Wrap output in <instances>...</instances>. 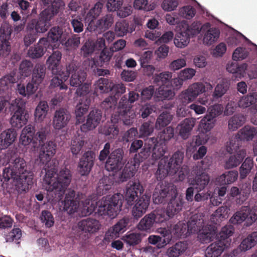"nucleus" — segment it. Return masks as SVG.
Segmentation results:
<instances>
[{"label":"nucleus","mask_w":257,"mask_h":257,"mask_svg":"<svg viewBox=\"0 0 257 257\" xmlns=\"http://www.w3.org/2000/svg\"><path fill=\"white\" fill-rule=\"evenodd\" d=\"M240 141L241 140H240L237 135L234 137H232L229 142L227 143V151L230 153L234 152H237V149L239 148L240 145Z\"/></svg>","instance_id":"nucleus-64"},{"label":"nucleus","mask_w":257,"mask_h":257,"mask_svg":"<svg viewBox=\"0 0 257 257\" xmlns=\"http://www.w3.org/2000/svg\"><path fill=\"white\" fill-rule=\"evenodd\" d=\"M243 41H248V39L242 34L234 31L227 39V44L229 47H232L239 44Z\"/></svg>","instance_id":"nucleus-53"},{"label":"nucleus","mask_w":257,"mask_h":257,"mask_svg":"<svg viewBox=\"0 0 257 257\" xmlns=\"http://www.w3.org/2000/svg\"><path fill=\"white\" fill-rule=\"evenodd\" d=\"M139 166V161L135 158L126 165L122 173L120 174H119L118 177L117 176L115 177V181L117 183L125 181L127 179L135 175Z\"/></svg>","instance_id":"nucleus-20"},{"label":"nucleus","mask_w":257,"mask_h":257,"mask_svg":"<svg viewBox=\"0 0 257 257\" xmlns=\"http://www.w3.org/2000/svg\"><path fill=\"white\" fill-rule=\"evenodd\" d=\"M17 136L16 131L9 128L0 134V150H5L11 146L16 141Z\"/></svg>","instance_id":"nucleus-28"},{"label":"nucleus","mask_w":257,"mask_h":257,"mask_svg":"<svg viewBox=\"0 0 257 257\" xmlns=\"http://www.w3.org/2000/svg\"><path fill=\"white\" fill-rule=\"evenodd\" d=\"M196 123V118L193 117L184 119L177 126V130L180 137L183 139H187Z\"/></svg>","instance_id":"nucleus-29"},{"label":"nucleus","mask_w":257,"mask_h":257,"mask_svg":"<svg viewBox=\"0 0 257 257\" xmlns=\"http://www.w3.org/2000/svg\"><path fill=\"white\" fill-rule=\"evenodd\" d=\"M201 28L203 34L202 42L204 45L210 46L218 40L220 35L218 29L211 27L208 23L202 25Z\"/></svg>","instance_id":"nucleus-17"},{"label":"nucleus","mask_w":257,"mask_h":257,"mask_svg":"<svg viewBox=\"0 0 257 257\" xmlns=\"http://www.w3.org/2000/svg\"><path fill=\"white\" fill-rule=\"evenodd\" d=\"M229 82L226 79L221 80L215 87L213 97L215 98L221 97L229 89Z\"/></svg>","instance_id":"nucleus-48"},{"label":"nucleus","mask_w":257,"mask_h":257,"mask_svg":"<svg viewBox=\"0 0 257 257\" xmlns=\"http://www.w3.org/2000/svg\"><path fill=\"white\" fill-rule=\"evenodd\" d=\"M122 239L129 245L138 244L141 240L140 233L127 232L122 237Z\"/></svg>","instance_id":"nucleus-59"},{"label":"nucleus","mask_w":257,"mask_h":257,"mask_svg":"<svg viewBox=\"0 0 257 257\" xmlns=\"http://www.w3.org/2000/svg\"><path fill=\"white\" fill-rule=\"evenodd\" d=\"M230 209L226 206L219 207L212 214L210 221L211 224H206L202 214L193 215L187 224L179 222L175 226L173 233L178 237H185L190 234L197 232V238L202 243L210 242L216 234L215 225L219 224L228 216Z\"/></svg>","instance_id":"nucleus-2"},{"label":"nucleus","mask_w":257,"mask_h":257,"mask_svg":"<svg viewBox=\"0 0 257 257\" xmlns=\"http://www.w3.org/2000/svg\"><path fill=\"white\" fill-rule=\"evenodd\" d=\"M247 219V225L255 221L257 216L255 214H252L247 207H243L239 211L236 212L230 218V221L233 224H240Z\"/></svg>","instance_id":"nucleus-18"},{"label":"nucleus","mask_w":257,"mask_h":257,"mask_svg":"<svg viewBox=\"0 0 257 257\" xmlns=\"http://www.w3.org/2000/svg\"><path fill=\"white\" fill-rule=\"evenodd\" d=\"M134 7L135 9L139 10L151 11L155 8V5L154 4H149L148 0H135Z\"/></svg>","instance_id":"nucleus-62"},{"label":"nucleus","mask_w":257,"mask_h":257,"mask_svg":"<svg viewBox=\"0 0 257 257\" xmlns=\"http://www.w3.org/2000/svg\"><path fill=\"white\" fill-rule=\"evenodd\" d=\"M48 105L45 101H40L37 106L35 113L34 117L36 122H42L45 118L48 111Z\"/></svg>","instance_id":"nucleus-43"},{"label":"nucleus","mask_w":257,"mask_h":257,"mask_svg":"<svg viewBox=\"0 0 257 257\" xmlns=\"http://www.w3.org/2000/svg\"><path fill=\"white\" fill-rule=\"evenodd\" d=\"M256 234L255 233L249 235L247 237L243 240L241 243L239 248L241 251H246L253 246L256 242Z\"/></svg>","instance_id":"nucleus-58"},{"label":"nucleus","mask_w":257,"mask_h":257,"mask_svg":"<svg viewBox=\"0 0 257 257\" xmlns=\"http://www.w3.org/2000/svg\"><path fill=\"white\" fill-rule=\"evenodd\" d=\"M245 118L242 115H237L232 117L228 121V128L234 131L242 125L245 122Z\"/></svg>","instance_id":"nucleus-54"},{"label":"nucleus","mask_w":257,"mask_h":257,"mask_svg":"<svg viewBox=\"0 0 257 257\" xmlns=\"http://www.w3.org/2000/svg\"><path fill=\"white\" fill-rule=\"evenodd\" d=\"M215 121L206 115L200 121L199 131L202 133L207 134L213 128L215 125Z\"/></svg>","instance_id":"nucleus-49"},{"label":"nucleus","mask_w":257,"mask_h":257,"mask_svg":"<svg viewBox=\"0 0 257 257\" xmlns=\"http://www.w3.org/2000/svg\"><path fill=\"white\" fill-rule=\"evenodd\" d=\"M70 119L69 114L64 109L55 111L53 119V126L55 130H61L67 125Z\"/></svg>","instance_id":"nucleus-27"},{"label":"nucleus","mask_w":257,"mask_h":257,"mask_svg":"<svg viewBox=\"0 0 257 257\" xmlns=\"http://www.w3.org/2000/svg\"><path fill=\"white\" fill-rule=\"evenodd\" d=\"M148 242L152 245H156L158 248L164 247L171 241V238H162L159 235H151L148 238Z\"/></svg>","instance_id":"nucleus-51"},{"label":"nucleus","mask_w":257,"mask_h":257,"mask_svg":"<svg viewBox=\"0 0 257 257\" xmlns=\"http://www.w3.org/2000/svg\"><path fill=\"white\" fill-rule=\"evenodd\" d=\"M182 199L180 198L175 197V198L170 201L167 206V210L165 211H165L166 215H169L168 213L169 211H170V213L172 214L167 219V220L173 217L175 214L181 210L182 208Z\"/></svg>","instance_id":"nucleus-39"},{"label":"nucleus","mask_w":257,"mask_h":257,"mask_svg":"<svg viewBox=\"0 0 257 257\" xmlns=\"http://www.w3.org/2000/svg\"><path fill=\"white\" fill-rule=\"evenodd\" d=\"M110 145L106 143L104 148L100 152L99 159L104 161L108 157L105 163V168L108 171L117 173L122 167L123 151L121 149H117L109 154Z\"/></svg>","instance_id":"nucleus-9"},{"label":"nucleus","mask_w":257,"mask_h":257,"mask_svg":"<svg viewBox=\"0 0 257 257\" xmlns=\"http://www.w3.org/2000/svg\"><path fill=\"white\" fill-rule=\"evenodd\" d=\"M35 127L31 125L26 126L22 131L20 138V143L25 146L29 145L31 142L34 144V148L36 144L35 140Z\"/></svg>","instance_id":"nucleus-33"},{"label":"nucleus","mask_w":257,"mask_h":257,"mask_svg":"<svg viewBox=\"0 0 257 257\" xmlns=\"http://www.w3.org/2000/svg\"><path fill=\"white\" fill-rule=\"evenodd\" d=\"M12 106L15 112L11 118V124L13 127L21 128L27 123L29 118V115L25 109V102L22 99L17 98Z\"/></svg>","instance_id":"nucleus-13"},{"label":"nucleus","mask_w":257,"mask_h":257,"mask_svg":"<svg viewBox=\"0 0 257 257\" xmlns=\"http://www.w3.org/2000/svg\"><path fill=\"white\" fill-rule=\"evenodd\" d=\"M53 74L56 75V76L52 79L51 86L52 87H59L60 90L67 89V86L65 84L64 82L68 78L67 73H65L63 72L59 71L57 74Z\"/></svg>","instance_id":"nucleus-41"},{"label":"nucleus","mask_w":257,"mask_h":257,"mask_svg":"<svg viewBox=\"0 0 257 257\" xmlns=\"http://www.w3.org/2000/svg\"><path fill=\"white\" fill-rule=\"evenodd\" d=\"M210 138L209 134L202 133L200 134L195 137L194 141L190 143L186 149V154L193 153L196 149L197 147L205 144Z\"/></svg>","instance_id":"nucleus-36"},{"label":"nucleus","mask_w":257,"mask_h":257,"mask_svg":"<svg viewBox=\"0 0 257 257\" xmlns=\"http://www.w3.org/2000/svg\"><path fill=\"white\" fill-rule=\"evenodd\" d=\"M67 74H71L70 84L73 87H79L76 93L80 96H84L89 92V85L84 83L81 84L84 82L86 78V73L81 69L76 67L73 64H71L67 68Z\"/></svg>","instance_id":"nucleus-12"},{"label":"nucleus","mask_w":257,"mask_h":257,"mask_svg":"<svg viewBox=\"0 0 257 257\" xmlns=\"http://www.w3.org/2000/svg\"><path fill=\"white\" fill-rule=\"evenodd\" d=\"M71 177L70 172L67 168H63L56 173V169L53 168L46 171L43 186L48 191L54 192L60 196L70 184Z\"/></svg>","instance_id":"nucleus-6"},{"label":"nucleus","mask_w":257,"mask_h":257,"mask_svg":"<svg viewBox=\"0 0 257 257\" xmlns=\"http://www.w3.org/2000/svg\"><path fill=\"white\" fill-rule=\"evenodd\" d=\"M45 39L48 41V47L54 49L58 47L60 44L63 43L66 36L63 34L61 29L54 27L51 29L48 33V38Z\"/></svg>","instance_id":"nucleus-21"},{"label":"nucleus","mask_w":257,"mask_h":257,"mask_svg":"<svg viewBox=\"0 0 257 257\" xmlns=\"http://www.w3.org/2000/svg\"><path fill=\"white\" fill-rule=\"evenodd\" d=\"M187 244L184 242H179L169 247L166 252L169 257H178L183 254L187 248Z\"/></svg>","instance_id":"nucleus-44"},{"label":"nucleus","mask_w":257,"mask_h":257,"mask_svg":"<svg viewBox=\"0 0 257 257\" xmlns=\"http://www.w3.org/2000/svg\"><path fill=\"white\" fill-rule=\"evenodd\" d=\"M166 149L165 144L157 142L156 144H155L153 150L152 158L155 160L160 159L165 154Z\"/></svg>","instance_id":"nucleus-63"},{"label":"nucleus","mask_w":257,"mask_h":257,"mask_svg":"<svg viewBox=\"0 0 257 257\" xmlns=\"http://www.w3.org/2000/svg\"><path fill=\"white\" fill-rule=\"evenodd\" d=\"M172 73L165 71L155 76L154 81L161 84V86H170Z\"/></svg>","instance_id":"nucleus-55"},{"label":"nucleus","mask_w":257,"mask_h":257,"mask_svg":"<svg viewBox=\"0 0 257 257\" xmlns=\"http://www.w3.org/2000/svg\"><path fill=\"white\" fill-rule=\"evenodd\" d=\"M79 229L85 234L80 236V239L82 241H87L92 235L98 232L101 228L100 222L92 218L83 219L78 224Z\"/></svg>","instance_id":"nucleus-14"},{"label":"nucleus","mask_w":257,"mask_h":257,"mask_svg":"<svg viewBox=\"0 0 257 257\" xmlns=\"http://www.w3.org/2000/svg\"><path fill=\"white\" fill-rule=\"evenodd\" d=\"M10 166L3 171V176L6 180L16 186L19 191H25L31 182V178L26 172L25 160L21 158H16L9 162Z\"/></svg>","instance_id":"nucleus-5"},{"label":"nucleus","mask_w":257,"mask_h":257,"mask_svg":"<svg viewBox=\"0 0 257 257\" xmlns=\"http://www.w3.org/2000/svg\"><path fill=\"white\" fill-rule=\"evenodd\" d=\"M123 196L120 193L103 197L97 202L92 199H85L81 195L75 197V192L69 190L63 202V209L69 214L80 211L82 215L87 216L95 211L99 215L116 217L121 210Z\"/></svg>","instance_id":"nucleus-1"},{"label":"nucleus","mask_w":257,"mask_h":257,"mask_svg":"<svg viewBox=\"0 0 257 257\" xmlns=\"http://www.w3.org/2000/svg\"><path fill=\"white\" fill-rule=\"evenodd\" d=\"M46 69L43 64H37L33 71L32 82L36 85H39L45 76Z\"/></svg>","instance_id":"nucleus-40"},{"label":"nucleus","mask_w":257,"mask_h":257,"mask_svg":"<svg viewBox=\"0 0 257 257\" xmlns=\"http://www.w3.org/2000/svg\"><path fill=\"white\" fill-rule=\"evenodd\" d=\"M47 134L46 128H42L34 135L36 142L38 141L40 146L39 155L35 160V163L38 165H46L56 153V146L53 142L49 141L43 144L46 139Z\"/></svg>","instance_id":"nucleus-8"},{"label":"nucleus","mask_w":257,"mask_h":257,"mask_svg":"<svg viewBox=\"0 0 257 257\" xmlns=\"http://www.w3.org/2000/svg\"><path fill=\"white\" fill-rule=\"evenodd\" d=\"M183 28L187 32L189 36H195L202 31L201 25L200 22H194L190 26H188L187 22L183 20L180 23Z\"/></svg>","instance_id":"nucleus-50"},{"label":"nucleus","mask_w":257,"mask_h":257,"mask_svg":"<svg viewBox=\"0 0 257 257\" xmlns=\"http://www.w3.org/2000/svg\"><path fill=\"white\" fill-rule=\"evenodd\" d=\"M139 97L138 93L131 91L128 94V100L124 97L121 98L118 106L116 108V112L118 114H113L111 118V124H109L102 128L100 132L105 136H109L110 138H114L118 134L119 131L116 123L119 119H122L126 125L131 124L133 122V119L135 117L136 114L133 110H131L128 103L134 102L138 99Z\"/></svg>","instance_id":"nucleus-3"},{"label":"nucleus","mask_w":257,"mask_h":257,"mask_svg":"<svg viewBox=\"0 0 257 257\" xmlns=\"http://www.w3.org/2000/svg\"><path fill=\"white\" fill-rule=\"evenodd\" d=\"M105 47V42L103 38H99L96 41H87L81 48V53L87 57L92 53H96Z\"/></svg>","instance_id":"nucleus-24"},{"label":"nucleus","mask_w":257,"mask_h":257,"mask_svg":"<svg viewBox=\"0 0 257 257\" xmlns=\"http://www.w3.org/2000/svg\"><path fill=\"white\" fill-rule=\"evenodd\" d=\"M249 56L247 49L242 47L236 48L232 54V59L234 61H240L246 59Z\"/></svg>","instance_id":"nucleus-57"},{"label":"nucleus","mask_w":257,"mask_h":257,"mask_svg":"<svg viewBox=\"0 0 257 257\" xmlns=\"http://www.w3.org/2000/svg\"><path fill=\"white\" fill-rule=\"evenodd\" d=\"M144 192V189L140 181L138 180L130 181L126 187L125 194L127 203L132 205L135 199L138 197V193L141 195Z\"/></svg>","instance_id":"nucleus-19"},{"label":"nucleus","mask_w":257,"mask_h":257,"mask_svg":"<svg viewBox=\"0 0 257 257\" xmlns=\"http://www.w3.org/2000/svg\"><path fill=\"white\" fill-rule=\"evenodd\" d=\"M173 116L167 111L163 112L158 118L156 127L160 128L168 124L172 119Z\"/></svg>","instance_id":"nucleus-61"},{"label":"nucleus","mask_w":257,"mask_h":257,"mask_svg":"<svg viewBox=\"0 0 257 257\" xmlns=\"http://www.w3.org/2000/svg\"><path fill=\"white\" fill-rule=\"evenodd\" d=\"M248 75L250 79L255 77L256 72H253L250 70V68L246 63L238 64L237 69L235 75L236 78L241 79Z\"/></svg>","instance_id":"nucleus-45"},{"label":"nucleus","mask_w":257,"mask_h":257,"mask_svg":"<svg viewBox=\"0 0 257 257\" xmlns=\"http://www.w3.org/2000/svg\"><path fill=\"white\" fill-rule=\"evenodd\" d=\"M128 223V220L126 218L119 220L105 232L104 241L105 242H110L111 240L119 237L120 234L126 230Z\"/></svg>","instance_id":"nucleus-16"},{"label":"nucleus","mask_w":257,"mask_h":257,"mask_svg":"<svg viewBox=\"0 0 257 257\" xmlns=\"http://www.w3.org/2000/svg\"><path fill=\"white\" fill-rule=\"evenodd\" d=\"M246 156V152L244 150H239L236 153L231 155L226 160L225 167L227 169L233 168L240 164Z\"/></svg>","instance_id":"nucleus-37"},{"label":"nucleus","mask_w":257,"mask_h":257,"mask_svg":"<svg viewBox=\"0 0 257 257\" xmlns=\"http://www.w3.org/2000/svg\"><path fill=\"white\" fill-rule=\"evenodd\" d=\"M65 3L62 0L54 1L51 7H48L41 12V17L46 20H51L60 10L64 9Z\"/></svg>","instance_id":"nucleus-32"},{"label":"nucleus","mask_w":257,"mask_h":257,"mask_svg":"<svg viewBox=\"0 0 257 257\" xmlns=\"http://www.w3.org/2000/svg\"><path fill=\"white\" fill-rule=\"evenodd\" d=\"M82 97L79 103L76 105L75 111L77 123H81L84 122V115L87 112L89 106L90 99L86 95Z\"/></svg>","instance_id":"nucleus-31"},{"label":"nucleus","mask_w":257,"mask_h":257,"mask_svg":"<svg viewBox=\"0 0 257 257\" xmlns=\"http://www.w3.org/2000/svg\"><path fill=\"white\" fill-rule=\"evenodd\" d=\"M95 89L100 92L110 91L112 94L120 95L125 92V87L122 84H114L112 82L104 78H100L95 83Z\"/></svg>","instance_id":"nucleus-15"},{"label":"nucleus","mask_w":257,"mask_h":257,"mask_svg":"<svg viewBox=\"0 0 257 257\" xmlns=\"http://www.w3.org/2000/svg\"><path fill=\"white\" fill-rule=\"evenodd\" d=\"M166 215L163 209L155 210L153 212L146 215L139 222L137 225L139 230L151 233L154 230V226L157 225H160L167 221V219L171 215Z\"/></svg>","instance_id":"nucleus-11"},{"label":"nucleus","mask_w":257,"mask_h":257,"mask_svg":"<svg viewBox=\"0 0 257 257\" xmlns=\"http://www.w3.org/2000/svg\"><path fill=\"white\" fill-rule=\"evenodd\" d=\"M50 21L42 18L41 13L39 21L34 19L28 23L27 26L28 31V32H32L33 34H36L44 33L47 31L50 26Z\"/></svg>","instance_id":"nucleus-26"},{"label":"nucleus","mask_w":257,"mask_h":257,"mask_svg":"<svg viewBox=\"0 0 257 257\" xmlns=\"http://www.w3.org/2000/svg\"><path fill=\"white\" fill-rule=\"evenodd\" d=\"M253 166L252 159L250 158H247L239 167L240 178L243 179L248 175Z\"/></svg>","instance_id":"nucleus-52"},{"label":"nucleus","mask_w":257,"mask_h":257,"mask_svg":"<svg viewBox=\"0 0 257 257\" xmlns=\"http://www.w3.org/2000/svg\"><path fill=\"white\" fill-rule=\"evenodd\" d=\"M232 233V227L229 226L223 227L218 236L219 240L211 243L206 249L205 257H219L230 244L231 239L229 236Z\"/></svg>","instance_id":"nucleus-10"},{"label":"nucleus","mask_w":257,"mask_h":257,"mask_svg":"<svg viewBox=\"0 0 257 257\" xmlns=\"http://www.w3.org/2000/svg\"><path fill=\"white\" fill-rule=\"evenodd\" d=\"M94 153L92 152L85 153L81 158L78 166V171L82 175H88L93 165Z\"/></svg>","instance_id":"nucleus-23"},{"label":"nucleus","mask_w":257,"mask_h":257,"mask_svg":"<svg viewBox=\"0 0 257 257\" xmlns=\"http://www.w3.org/2000/svg\"><path fill=\"white\" fill-rule=\"evenodd\" d=\"M102 7V4L98 2L87 13L86 16L83 15L85 23L88 24L87 29L89 31H96L100 33L110 27L113 23L114 17L110 14L106 15L97 20L96 23H94V20L101 12Z\"/></svg>","instance_id":"nucleus-7"},{"label":"nucleus","mask_w":257,"mask_h":257,"mask_svg":"<svg viewBox=\"0 0 257 257\" xmlns=\"http://www.w3.org/2000/svg\"><path fill=\"white\" fill-rule=\"evenodd\" d=\"M150 199L149 195L145 194L136 200L132 210V214L135 218L138 219L146 213L149 205Z\"/></svg>","instance_id":"nucleus-22"},{"label":"nucleus","mask_w":257,"mask_h":257,"mask_svg":"<svg viewBox=\"0 0 257 257\" xmlns=\"http://www.w3.org/2000/svg\"><path fill=\"white\" fill-rule=\"evenodd\" d=\"M209 181V177L205 173L197 176L194 180L189 179L188 181L190 184L196 186V189L199 191L203 189L208 184Z\"/></svg>","instance_id":"nucleus-46"},{"label":"nucleus","mask_w":257,"mask_h":257,"mask_svg":"<svg viewBox=\"0 0 257 257\" xmlns=\"http://www.w3.org/2000/svg\"><path fill=\"white\" fill-rule=\"evenodd\" d=\"M61 53L56 51L53 53L46 61V64L48 69L50 70L53 74H57L60 70V63L61 59Z\"/></svg>","instance_id":"nucleus-34"},{"label":"nucleus","mask_w":257,"mask_h":257,"mask_svg":"<svg viewBox=\"0 0 257 257\" xmlns=\"http://www.w3.org/2000/svg\"><path fill=\"white\" fill-rule=\"evenodd\" d=\"M196 86L194 83L180 93L179 99L182 103L187 104L193 101L200 94Z\"/></svg>","instance_id":"nucleus-30"},{"label":"nucleus","mask_w":257,"mask_h":257,"mask_svg":"<svg viewBox=\"0 0 257 257\" xmlns=\"http://www.w3.org/2000/svg\"><path fill=\"white\" fill-rule=\"evenodd\" d=\"M128 24L125 21H119L116 23L114 27V32L117 37H123L128 32Z\"/></svg>","instance_id":"nucleus-60"},{"label":"nucleus","mask_w":257,"mask_h":257,"mask_svg":"<svg viewBox=\"0 0 257 257\" xmlns=\"http://www.w3.org/2000/svg\"><path fill=\"white\" fill-rule=\"evenodd\" d=\"M238 176V174L236 171H227L216 179V184L224 185L233 183L237 179Z\"/></svg>","instance_id":"nucleus-38"},{"label":"nucleus","mask_w":257,"mask_h":257,"mask_svg":"<svg viewBox=\"0 0 257 257\" xmlns=\"http://www.w3.org/2000/svg\"><path fill=\"white\" fill-rule=\"evenodd\" d=\"M183 158V152L178 151L173 154L169 161L168 158L162 159L156 173L157 179L161 180L168 175H175L178 180H183L188 173L187 166L184 165L180 167Z\"/></svg>","instance_id":"nucleus-4"},{"label":"nucleus","mask_w":257,"mask_h":257,"mask_svg":"<svg viewBox=\"0 0 257 257\" xmlns=\"http://www.w3.org/2000/svg\"><path fill=\"white\" fill-rule=\"evenodd\" d=\"M256 134V131L254 127L245 126L240 130L237 136L241 141H249L252 140Z\"/></svg>","instance_id":"nucleus-47"},{"label":"nucleus","mask_w":257,"mask_h":257,"mask_svg":"<svg viewBox=\"0 0 257 257\" xmlns=\"http://www.w3.org/2000/svg\"><path fill=\"white\" fill-rule=\"evenodd\" d=\"M157 96L161 99H171L175 95V92L169 86H160Z\"/></svg>","instance_id":"nucleus-56"},{"label":"nucleus","mask_w":257,"mask_h":257,"mask_svg":"<svg viewBox=\"0 0 257 257\" xmlns=\"http://www.w3.org/2000/svg\"><path fill=\"white\" fill-rule=\"evenodd\" d=\"M101 118L100 110L96 109L91 110L88 115L86 122L81 125V131L86 132L95 128L100 123Z\"/></svg>","instance_id":"nucleus-25"},{"label":"nucleus","mask_w":257,"mask_h":257,"mask_svg":"<svg viewBox=\"0 0 257 257\" xmlns=\"http://www.w3.org/2000/svg\"><path fill=\"white\" fill-rule=\"evenodd\" d=\"M189 34L185 30L176 34L174 39V45L179 48L186 47L190 42Z\"/></svg>","instance_id":"nucleus-42"},{"label":"nucleus","mask_w":257,"mask_h":257,"mask_svg":"<svg viewBox=\"0 0 257 257\" xmlns=\"http://www.w3.org/2000/svg\"><path fill=\"white\" fill-rule=\"evenodd\" d=\"M48 47V41L45 38L40 40L37 45L31 48L28 51L29 56L32 58H39L45 53Z\"/></svg>","instance_id":"nucleus-35"}]
</instances>
